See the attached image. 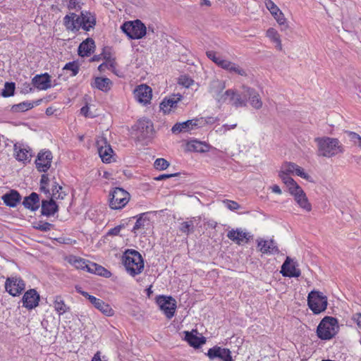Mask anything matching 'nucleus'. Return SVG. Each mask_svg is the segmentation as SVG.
<instances>
[{
  "label": "nucleus",
  "mask_w": 361,
  "mask_h": 361,
  "mask_svg": "<svg viewBox=\"0 0 361 361\" xmlns=\"http://www.w3.org/2000/svg\"><path fill=\"white\" fill-rule=\"evenodd\" d=\"M314 142L317 147L318 157L331 158L343 152V147L337 138L318 137L314 139Z\"/></svg>",
  "instance_id": "f257e3e1"
},
{
  "label": "nucleus",
  "mask_w": 361,
  "mask_h": 361,
  "mask_svg": "<svg viewBox=\"0 0 361 361\" xmlns=\"http://www.w3.org/2000/svg\"><path fill=\"white\" fill-rule=\"evenodd\" d=\"M123 264L131 276L140 274L144 269L142 257L136 250H126L123 255Z\"/></svg>",
  "instance_id": "f03ea898"
},
{
  "label": "nucleus",
  "mask_w": 361,
  "mask_h": 361,
  "mask_svg": "<svg viewBox=\"0 0 361 361\" xmlns=\"http://www.w3.org/2000/svg\"><path fill=\"white\" fill-rule=\"evenodd\" d=\"M339 326L338 320L333 317H324L317 328V335L322 340H330L338 332Z\"/></svg>",
  "instance_id": "7ed1b4c3"
},
{
  "label": "nucleus",
  "mask_w": 361,
  "mask_h": 361,
  "mask_svg": "<svg viewBox=\"0 0 361 361\" xmlns=\"http://www.w3.org/2000/svg\"><path fill=\"white\" fill-rule=\"evenodd\" d=\"M206 55L216 65L230 73H236L242 76L246 75V72L244 69L240 68L237 63L224 59L219 53L214 51H207Z\"/></svg>",
  "instance_id": "20e7f679"
},
{
  "label": "nucleus",
  "mask_w": 361,
  "mask_h": 361,
  "mask_svg": "<svg viewBox=\"0 0 361 361\" xmlns=\"http://www.w3.org/2000/svg\"><path fill=\"white\" fill-rule=\"evenodd\" d=\"M307 305L314 314H320L327 308V297L322 292L312 290L307 296Z\"/></svg>",
  "instance_id": "39448f33"
},
{
  "label": "nucleus",
  "mask_w": 361,
  "mask_h": 361,
  "mask_svg": "<svg viewBox=\"0 0 361 361\" xmlns=\"http://www.w3.org/2000/svg\"><path fill=\"white\" fill-rule=\"evenodd\" d=\"M121 28L130 39H141L146 35V27L140 20L125 22Z\"/></svg>",
  "instance_id": "423d86ee"
},
{
  "label": "nucleus",
  "mask_w": 361,
  "mask_h": 361,
  "mask_svg": "<svg viewBox=\"0 0 361 361\" xmlns=\"http://www.w3.org/2000/svg\"><path fill=\"white\" fill-rule=\"evenodd\" d=\"M219 104H231L235 107H245L247 106L246 98H243L242 93H238L234 90H227L221 92L216 99Z\"/></svg>",
  "instance_id": "0eeeda50"
},
{
  "label": "nucleus",
  "mask_w": 361,
  "mask_h": 361,
  "mask_svg": "<svg viewBox=\"0 0 361 361\" xmlns=\"http://www.w3.org/2000/svg\"><path fill=\"white\" fill-rule=\"evenodd\" d=\"M130 200V194L121 188H115L109 193V207L112 209L123 208Z\"/></svg>",
  "instance_id": "6e6552de"
},
{
  "label": "nucleus",
  "mask_w": 361,
  "mask_h": 361,
  "mask_svg": "<svg viewBox=\"0 0 361 361\" xmlns=\"http://www.w3.org/2000/svg\"><path fill=\"white\" fill-rule=\"evenodd\" d=\"M5 289L11 295L18 296L25 289V283L21 277L16 275L11 276L6 280Z\"/></svg>",
  "instance_id": "1a4fd4ad"
},
{
  "label": "nucleus",
  "mask_w": 361,
  "mask_h": 361,
  "mask_svg": "<svg viewBox=\"0 0 361 361\" xmlns=\"http://www.w3.org/2000/svg\"><path fill=\"white\" fill-rule=\"evenodd\" d=\"M227 237L238 245L243 246L253 238V235L245 228H237L228 231Z\"/></svg>",
  "instance_id": "9d476101"
},
{
  "label": "nucleus",
  "mask_w": 361,
  "mask_h": 361,
  "mask_svg": "<svg viewBox=\"0 0 361 361\" xmlns=\"http://www.w3.org/2000/svg\"><path fill=\"white\" fill-rule=\"evenodd\" d=\"M157 303L168 319L174 316L176 309V301L172 297L159 295L157 298Z\"/></svg>",
  "instance_id": "9b49d317"
},
{
  "label": "nucleus",
  "mask_w": 361,
  "mask_h": 361,
  "mask_svg": "<svg viewBox=\"0 0 361 361\" xmlns=\"http://www.w3.org/2000/svg\"><path fill=\"white\" fill-rule=\"evenodd\" d=\"M96 145L102 161L104 163H110L113 157L114 151L108 143L106 138L104 137H98Z\"/></svg>",
  "instance_id": "f8f14e48"
},
{
  "label": "nucleus",
  "mask_w": 361,
  "mask_h": 361,
  "mask_svg": "<svg viewBox=\"0 0 361 361\" xmlns=\"http://www.w3.org/2000/svg\"><path fill=\"white\" fill-rule=\"evenodd\" d=\"M148 213H142L137 216H133L128 220V223L133 221L136 219V221L131 229L135 235L142 234L149 226V219L147 217Z\"/></svg>",
  "instance_id": "ddd939ff"
},
{
  "label": "nucleus",
  "mask_w": 361,
  "mask_h": 361,
  "mask_svg": "<svg viewBox=\"0 0 361 361\" xmlns=\"http://www.w3.org/2000/svg\"><path fill=\"white\" fill-rule=\"evenodd\" d=\"M13 156L17 161L23 164L29 163L32 157L31 149L29 146L22 143H16L13 145Z\"/></svg>",
  "instance_id": "4468645a"
},
{
  "label": "nucleus",
  "mask_w": 361,
  "mask_h": 361,
  "mask_svg": "<svg viewBox=\"0 0 361 361\" xmlns=\"http://www.w3.org/2000/svg\"><path fill=\"white\" fill-rule=\"evenodd\" d=\"M135 100L143 106L148 104L152 97V89L147 85H140L134 90Z\"/></svg>",
  "instance_id": "2eb2a0df"
},
{
  "label": "nucleus",
  "mask_w": 361,
  "mask_h": 361,
  "mask_svg": "<svg viewBox=\"0 0 361 361\" xmlns=\"http://www.w3.org/2000/svg\"><path fill=\"white\" fill-rule=\"evenodd\" d=\"M52 154L49 150H41L35 160L36 168L40 172H46L51 167Z\"/></svg>",
  "instance_id": "dca6fc26"
},
{
  "label": "nucleus",
  "mask_w": 361,
  "mask_h": 361,
  "mask_svg": "<svg viewBox=\"0 0 361 361\" xmlns=\"http://www.w3.org/2000/svg\"><path fill=\"white\" fill-rule=\"evenodd\" d=\"M264 3L266 8L270 12L277 23L279 25L284 26L285 28H287L288 25L286 23V18H285L283 12L275 4V3L272 0H264Z\"/></svg>",
  "instance_id": "f3484780"
},
{
  "label": "nucleus",
  "mask_w": 361,
  "mask_h": 361,
  "mask_svg": "<svg viewBox=\"0 0 361 361\" xmlns=\"http://www.w3.org/2000/svg\"><path fill=\"white\" fill-rule=\"evenodd\" d=\"M39 300L40 296L37 290L30 289L24 293L22 298L23 307L28 310H33L39 305Z\"/></svg>",
  "instance_id": "a211bd4d"
},
{
  "label": "nucleus",
  "mask_w": 361,
  "mask_h": 361,
  "mask_svg": "<svg viewBox=\"0 0 361 361\" xmlns=\"http://www.w3.org/2000/svg\"><path fill=\"white\" fill-rule=\"evenodd\" d=\"M207 355L210 360L219 359L221 361H233L231 352L228 348L214 346L208 350Z\"/></svg>",
  "instance_id": "6ab92c4d"
},
{
  "label": "nucleus",
  "mask_w": 361,
  "mask_h": 361,
  "mask_svg": "<svg viewBox=\"0 0 361 361\" xmlns=\"http://www.w3.org/2000/svg\"><path fill=\"white\" fill-rule=\"evenodd\" d=\"M290 194L294 197L295 202L301 209L306 212H310L312 210V205L305 192L300 185L298 186V188H295L290 191Z\"/></svg>",
  "instance_id": "aec40b11"
},
{
  "label": "nucleus",
  "mask_w": 361,
  "mask_h": 361,
  "mask_svg": "<svg viewBox=\"0 0 361 361\" xmlns=\"http://www.w3.org/2000/svg\"><path fill=\"white\" fill-rule=\"evenodd\" d=\"M137 136L140 140H145L151 137L153 130L152 122L147 119L139 120L135 125Z\"/></svg>",
  "instance_id": "412c9836"
},
{
  "label": "nucleus",
  "mask_w": 361,
  "mask_h": 361,
  "mask_svg": "<svg viewBox=\"0 0 361 361\" xmlns=\"http://www.w3.org/2000/svg\"><path fill=\"white\" fill-rule=\"evenodd\" d=\"M201 217L194 216L186 219L185 221L180 223L178 226V231L185 235H189L195 231L196 227L200 224Z\"/></svg>",
  "instance_id": "4be33fe9"
},
{
  "label": "nucleus",
  "mask_w": 361,
  "mask_h": 361,
  "mask_svg": "<svg viewBox=\"0 0 361 361\" xmlns=\"http://www.w3.org/2000/svg\"><path fill=\"white\" fill-rule=\"evenodd\" d=\"M243 88V98H246L247 101L249 100L250 105L253 108L256 109H260L262 106V101L256 90L245 86Z\"/></svg>",
  "instance_id": "5701e85b"
},
{
  "label": "nucleus",
  "mask_w": 361,
  "mask_h": 361,
  "mask_svg": "<svg viewBox=\"0 0 361 361\" xmlns=\"http://www.w3.org/2000/svg\"><path fill=\"white\" fill-rule=\"evenodd\" d=\"M183 97L180 94H173L164 99L160 104V109L164 114H169L172 109L177 108L178 104L181 101Z\"/></svg>",
  "instance_id": "b1692460"
},
{
  "label": "nucleus",
  "mask_w": 361,
  "mask_h": 361,
  "mask_svg": "<svg viewBox=\"0 0 361 361\" xmlns=\"http://www.w3.org/2000/svg\"><path fill=\"white\" fill-rule=\"evenodd\" d=\"M281 273L283 276L298 277L300 276V271L296 268L295 262L287 257L281 267Z\"/></svg>",
  "instance_id": "393cba45"
},
{
  "label": "nucleus",
  "mask_w": 361,
  "mask_h": 361,
  "mask_svg": "<svg viewBox=\"0 0 361 361\" xmlns=\"http://www.w3.org/2000/svg\"><path fill=\"white\" fill-rule=\"evenodd\" d=\"M185 340L194 348H199L206 342V338L202 335H199L196 330L191 332L185 331Z\"/></svg>",
  "instance_id": "a878e982"
},
{
  "label": "nucleus",
  "mask_w": 361,
  "mask_h": 361,
  "mask_svg": "<svg viewBox=\"0 0 361 361\" xmlns=\"http://www.w3.org/2000/svg\"><path fill=\"white\" fill-rule=\"evenodd\" d=\"M65 260L67 261L71 265L77 269H82L88 271V267L91 262L85 260V259L75 256L68 255L65 257Z\"/></svg>",
  "instance_id": "bb28decb"
},
{
  "label": "nucleus",
  "mask_w": 361,
  "mask_h": 361,
  "mask_svg": "<svg viewBox=\"0 0 361 361\" xmlns=\"http://www.w3.org/2000/svg\"><path fill=\"white\" fill-rule=\"evenodd\" d=\"M198 126V120L192 119L188 120L182 123H177L172 127V132L173 133H179L181 132H188L193 130Z\"/></svg>",
  "instance_id": "cd10ccee"
},
{
  "label": "nucleus",
  "mask_w": 361,
  "mask_h": 361,
  "mask_svg": "<svg viewBox=\"0 0 361 361\" xmlns=\"http://www.w3.org/2000/svg\"><path fill=\"white\" fill-rule=\"evenodd\" d=\"M63 22L66 27L73 32H77L82 27L80 18L75 13L66 15L63 18Z\"/></svg>",
  "instance_id": "c85d7f7f"
},
{
  "label": "nucleus",
  "mask_w": 361,
  "mask_h": 361,
  "mask_svg": "<svg viewBox=\"0 0 361 361\" xmlns=\"http://www.w3.org/2000/svg\"><path fill=\"white\" fill-rule=\"evenodd\" d=\"M32 83L40 90H46L51 87V80L47 73L35 75L32 79Z\"/></svg>",
  "instance_id": "c756f323"
},
{
  "label": "nucleus",
  "mask_w": 361,
  "mask_h": 361,
  "mask_svg": "<svg viewBox=\"0 0 361 361\" xmlns=\"http://www.w3.org/2000/svg\"><path fill=\"white\" fill-rule=\"evenodd\" d=\"M58 211V206L54 200H43L42 201V214L44 216H49L54 215Z\"/></svg>",
  "instance_id": "7c9ffc66"
},
{
  "label": "nucleus",
  "mask_w": 361,
  "mask_h": 361,
  "mask_svg": "<svg viewBox=\"0 0 361 361\" xmlns=\"http://www.w3.org/2000/svg\"><path fill=\"white\" fill-rule=\"evenodd\" d=\"M226 88V82L219 79H214L209 84V93L216 99Z\"/></svg>",
  "instance_id": "2f4dec72"
},
{
  "label": "nucleus",
  "mask_w": 361,
  "mask_h": 361,
  "mask_svg": "<svg viewBox=\"0 0 361 361\" xmlns=\"http://www.w3.org/2000/svg\"><path fill=\"white\" fill-rule=\"evenodd\" d=\"M91 85L94 88H97L102 92H108L111 90L112 82L110 79L103 77H97L94 78Z\"/></svg>",
  "instance_id": "473e14b6"
},
{
  "label": "nucleus",
  "mask_w": 361,
  "mask_h": 361,
  "mask_svg": "<svg viewBox=\"0 0 361 361\" xmlns=\"http://www.w3.org/2000/svg\"><path fill=\"white\" fill-rule=\"evenodd\" d=\"M23 204L26 209L36 211L39 207V197L36 192H32L23 200Z\"/></svg>",
  "instance_id": "72a5a7b5"
},
{
  "label": "nucleus",
  "mask_w": 361,
  "mask_h": 361,
  "mask_svg": "<svg viewBox=\"0 0 361 361\" xmlns=\"http://www.w3.org/2000/svg\"><path fill=\"white\" fill-rule=\"evenodd\" d=\"M94 49V42L92 39H87L83 41L78 47V54L82 56H88Z\"/></svg>",
  "instance_id": "f704fd0d"
},
{
  "label": "nucleus",
  "mask_w": 361,
  "mask_h": 361,
  "mask_svg": "<svg viewBox=\"0 0 361 361\" xmlns=\"http://www.w3.org/2000/svg\"><path fill=\"white\" fill-rule=\"evenodd\" d=\"M80 18L82 28L87 31L90 30V28H92L96 23L94 16L90 13L82 12Z\"/></svg>",
  "instance_id": "c9c22d12"
},
{
  "label": "nucleus",
  "mask_w": 361,
  "mask_h": 361,
  "mask_svg": "<svg viewBox=\"0 0 361 361\" xmlns=\"http://www.w3.org/2000/svg\"><path fill=\"white\" fill-rule=\"evenodd\" d=\"M4 204L11 207H14L20 200V195L17 191L12 190L2 196Z\"/></svg>",
  "instance_id": "e433bc0d"
},
{
  "label": "nucleus",
  "mask_w": 361,
  "mask_h": 361,
  "mask_svg": "<svg viewBox=\"0 0 361 361\" xmlns=\"http://www.w3.org/2000/svg\"><path fill=\"white\" fill-rule=\"evenodd\" d=\"M266 36L275 44L276 48L281 51L283 49V46L281 44V36L279 32L273 27H270L267 30Z\"/></svg>",
  "instance_id": "4c0bfd02"
},
{
  "label": "nucleus",
  "mask_w": 361,
  "mask_h": 361,
  "mask_svg": "<svg viewBox=\"0 0 361 361\" xmlns=\"http://www.w3.org/2000/svg\"><path fill=\"white\" fill-rule=\"evenodd\" d=\"M187 148L190 151H194L197 152H206L209 151V146L205 142L194 140L188 142Z\"/></svg>",
  "instance_id": "58836bf2"
},
{
  "label": "nucleus",
  "mask_w": 361,
  "mask_h": 361,
  "mask_svg": "<svg viewBox=\"0 0 361 361\" xmlns=\"http://www.w3.org/2000/svg\"><path fill=\"white\" fill-rule=\"evenodd\" d=\"M88 272L106 278H109L111 276V271L94 262H90V264H89Z\"/></svg>",
  "instance_id": "ea45409f"
},
{
  "label": "nucleus",
  "mask_w": 361,
  "mask_h": 361,
  "mask_svg": "<svg viewBox=\"0 0 361 361\" xmlns=\"http://www.w3.org/2000/svg\"><path fill=\"white\" fill-rule=\"evenodd\" d=\"M290 176V175L282 172L281 171L279 173V176L283 183L287 186L289 192L295 188H298V186H299V185Z\"/></svg>",
  "instance_id": "a19ab883"
},
{
  "label": "nucleus",
  "mask_w": 361,
  "mask_h": 361,
  "mask_svg": "<svg viewBox=\"0 0 361 361\" xmlns=\"http://www.w3.org/2000/svg\"><path fill=\"white\" fill-rule=\"evenodd\" d=\"M55 311L59 314H63L68 310V307L65 304L64 300L60 295H56L54 300Z\"/></svg>",
  "instance_id": "79ce46f5"
},
{
  "label": "nucleus",
  "mask_w": 361,
  "mask_h": 361,
  "mask_svg": "<svg viewBox=\"0 0 361 361\" xmlns=\"http://www.w3.org/2000/svg\"><path fill=\"white\" fill-rule=\"evenodd\" d=\"M47 195L48 198L51 197V199L53 200H63L66 195V194L62 191V187L59 185L56 182H54L51 184V193L50 192V195Z\"/></svg>",
  "instance_id": "37998d69"
},
{
  "label": "nucleus",
  "mask_w": 361,
  "mask_h": 361,
  "mask_svg": "<svg viewBox=\"0 0 361 361\" xmlns=\"http://www.w3.org/2000/svg\"><path fill=\"white\" fill-rule=\"evenodd\" d=\"M94 307L107 317H111L114 314V311L111 306L101 299L97 301Z\"/></svg>",
  "instance_id": "c03bdc74"
},
{
  "label": "nucleus",
  "mask_w": 361,
  "mask_h": 361,
  "mask_svg": "<svg viewBox=\"0 0 361 361\" xmlns=\"http://www.w3.org/2000/svg\"><path fill=\"white\" fill-rule=\"evenodd\" d=\"M257 246L259 248H277L278 245L273 238H259L257 240Z\"/></svg>",
  "instance_id": "a18cd8bd"
},
{
  "label": "nucleus",
  "mask_w": 361,
  "mask_h": 361,
  "mask_svg": "<svg viewBox=\"0 0 361 361\" xmlns=\"http://www.w3.org/2000/svg\"><path fill=\"white\" fill-rule=\"evenodd\" d=\"M49 179L48 177V175L43 174L41 176L40 180V191L45 193V194H49L50 195V190H49Z\"/></svg>",
  "instance_id": "49530a36"
},
{
  "label": "nucleus",
  "mask_w": 361,
  "mask_h": 361,
  "mask_svg": "<svg viewBox=\"0 0 361 361\" xmlns=\"http://www.w3.org/2000/svg\"><path fill=\"white\" fill-rule=\"evenodd\" d=\"M14 91L15 84L13 82H6L1 94L4 97H11L13 95Z\"/></svg>",
  "instance_id": "de8ad7c7"
},
{
  "label": "nucleus",
  "mask_w": 361,
  "mask_h": 361,
  "mask_svg": "<svg viewBox=\"0 0 361 361\" xmlns=\"http://www.w3.org/2000/svg\"><path fill=\"white\" fill-rule=\"evenodd\" d=\"M295 167L296 164L293 162H285L281 165L280 171L289 175H293Z\"/></svg>",
  "instance_id": "09e8293b"
},
{
  "label": "nucleus",
  "mask_w": 361,
  "mask_h": 361,
  "mask_svg": "<svg viewBox=\"0 0 361 361\" xmlns=\"http://www.w3.org/2000/svg\"><path fill=\"white\" fill-rule=\"evenodd\" d=\"M222 202L228 209L232 212H235L241 208V206L238 202L233 200H223Z\"/></svg>",
  "instance_id": "8fccbe9b"
},
{
  "label": "nucleus",
  "mask_w": 361,
  "mask_h": 361,
  "mask_svg": "<svg viewBox=\"0 0 361 361\" xmlns=\"http://www.w3.org/2000/svg\"><path fill=\"white\" fill-rule=\"evenodd\" d=\"M350 140L361 149V137L356 133L352 131L346 132Z\"/></svg>",
  "instance_id": "3c124183"
},
{
  "label": "nucleus",
  "mask_w": 361,
  "mask_h": 361,
  "mask_svg": "<svg viewBox=\"0 0 361 361\" xmlns=\"http://www.w3.org/2000/svg\"><path fill=\"white\" fill-rule=\"evenodd\" d=\"M298 176H300L302 178H304L306 180H308L310 182H312V178L310 175H308L304 169L296 164V167L295 168L294 174Z\"/></svg>",
  "instance_id": "603ef678"
},
{
  "label": "nucleus",
  "mask_w": 361,
  "mask_h": 361,
  "mask_svg": "<svg viewBox=\"0 0 361 361\" xmlns=\"http://www.w3.org/2000/svg\"><path fill=\"white\" fill-rule=\"evenodd\" d=\"M169 166V163L163 158L157 159L154 163V166L156 169L162 171Z\"/></svg>",
  "instance_id": "864d4df0"
},
{
  "label": "nucleus",
  "mask_w": 361,
  "mask_h": 361,
  "mask_svg": "<svg viewBox=\"0 0 361 361\" xmlns=\"http://www.w3.org/2000/svg\"><path fill=\"white\" fill-rule=\"evenodd\" d=\"M63 70L70 71L71 72V75L75 76L78 74L79 68L76 63L69 62L65 65Z\"/></svg>",
  "instance_id": "5fc2aeb1"
},
{
  "label": "nucleus",
  "mask_w": 361,
  "mask_h": 361,
  "mask_svg": "<svg viewBox=\"0 0 361 361\" xmlns=\"http://www.w3.org/2000/svg\"><path fill=\"white\" fill-rule=\"evenodd\" d=\"M33 104L29 102H22L16 105V109L20 111H25L33 108Z\"/></svg>",
  "instance_id": "6e6d98bb"
},
{
  "label": "nucleus",
  "mask_w": 361,
  "mask_h": 361,
  "mask_svg": "<svg viewBox=\"0 0 361 361\" xmlns=\"http://www.w3.org/2000/svg\"><path fill=\"white\" fill-rule=\"evenodd\" d=\"M179 83L186 87H189L192 85L193 80L186 76H181L179 78Z\"/></svg>",
  "instance_id": "4d7b16f0"
},
{
  "label": "nucleus",
  "mask_w": 361,
  "mask_h": 361,
  "mask_svg": "<svg viewBox=\"0 0 361 361\" xmlns=\"http://www.w3.org/2000/svg\"><path fill=\"white\" fill-rule=\"evenodd\" d=\"M124 228H125L124 224H120V225L110 229L108 232V235H117L120 233L121 231Z\"/></svg>",
  "instance_id": "13d9d810"
},
{
  "label": "nucleus",
  "mask_w": 361,
  "mask_h": 361,
  "mask_svg": "<svg viewBox=\"0 0 361 361\" xmlns=\"http://www.w3.org/2000/svg\"><path fill=\"white\" fill-rule=\"evenodd\" d=\"M89 109H90V108L87 105L82 106L80 109L81 114H82L85 117H94V114H90L89 112Z\"/></svg>",
  "instance_id": "bf43d9fd"
},
{
  "label": "nucleus",
  "mask_w": 361,
  "mask_h": 361,
  "mask_svg": "<svg viewBox=\"0 0 361 361\" xmlns=\"http://www.w3.org/2000/svg\"><path fill=\"white\" fill-rule=\"evenodd\" d=\"M113 68V62L109 61L108 63H103L100 64L98 67V69L100 71H104L106 68L110 69Z\"/></svg>",
  "instance_id": "052dcab7"
},
{
  "label": "nucleus",
  "mask_w": 361,
  "mask_h": 361,
  "mask_svg": "<svg viewBox=\"0 0 361 361\" xmlns=\"http://www.w3.org/2000/svg\"><path fill=\"white\" fill-rule=\"evenodd\" d=\"M177 176V173L161 174V175L158 176L157 177H155L154 180H164V179H166V178H171V177H173V176Z\"/></svg>",
  "instance_id": "680f3d73"
},
{
  "label": "nucleus",
  "mask_w": 361,
  "mask_h": 361,
  "mask_svg": "<svg viewBox=\"0 0 361 361\" xmlns=\"http://www.w3.org/2000/svg\"><path fill=\"white\" fill-rule=\"evenodd\" d=\"M228 124L223 125L216 129V132L221 135L225 134L228 131Z\"/></svg>",
  "instance_id": "e2e57ef3"
},
{
  "label": "nucleus",
  "mask_w": 361,
  "mask_h": 361,
  "mask_svg": "<svg viewBox=\"0 0 361 361\" xmlns=\"http://www.w3.org/2000/svg\"><path fill=\"white\" fill-rule=\"evenodd\" d=\"M85 298H87L90 302L94 305V307L96 305V304L97 303V301H99V298H97L93 295H91L88 293V295L85 296Z\"/></svg>",
  "instance_id": "0e129e2a"
},
{
  "label": "nucleus",
  "mask_w": 361,
  "mask_h": 361,
  "mask_svg": "<svg viewBox=\"0 0 361 361\" xmlns=\"http://www.w3.org/2000/svg\"><path fill=\"white\" fill-rule=\"evenodd\" d=\"M353 319L357 325L361 328V314H355L353 317Z\"/></svg>",
  "instance_id": "69168bd1"
},
{
  "label": "nucleus",
  "mask_w": 361,
  "mask_h": 361,
  "mask_svg": "<svg viewBox=\"0 0 361 361\" xmlns=\"http://www.w3.org/2000/svg\"><path fill=\"white\" fill-rule=\"evenodd\" d=\"M271 190L273 192L281 195L282 193V191L279 185H274L271 188Z\"/></svg>",
  "instance_id": "338daca9"
},
{
  "label": "nucleus",
  "mask_w": 361,
  "mask_h": 361,
  "mask_svg": "<svg viewBox=\"0 0 361 361\" xmlns=\"http://www.w3.org/2000/svg\"><path fill=\"white\" fill-rule=\"evenodd\" d=\"M75 290H76V291H77L78 293L81 294V295H82V296H84V297H85V296L88 295V293H87V292H85V291H83V290H82V288H81V287H80V286H75Z\"/></svg>",
  "instance_id": "774afa93"
}]
</instances>
